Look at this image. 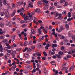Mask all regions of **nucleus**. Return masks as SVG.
<instances>
[{"label":"nucleus","mask_w":75,"mask_h":75,"mask_svg":"<svg viewBox=\"0 0 75 75\" xmlns=\"http://www.w3.org/2000/svg\"><path fill=\"white\" fill-rule=\"evenodd\" d=\"M28 21H26V20L24 19V20H22L20 21V23L23 24V23H25L26 24V23H28Z\"/></svg>","instance_id":"f257e3e1"},{"label":"nucleus","mask_w":75,"mask_h":75,"mask_svg":"<svg viewBox=\"0 0 75 75\" xmlns=\"http://www.w3.org/2000/svg\"><path fill=\"white\" fill-rule=\"evenodd\" d=\"M8 42V40L6 39H4L2 41V42L3 43H4L6 45Z\"/></svg>","instance_id":"f03ea898"},{"label":"nucleus","mask_w":75,"mask_h":75,"mask_svg":"<svg viewBox=\"0 0 75 75\" xmlns=\"http://www.w3.org/2000/svg\"><path fill=\"white\" fill-rule=\"evenodd\" d=\"M5 16L6 17H9L10 13L9 12H5Z\"/></svg>","instance_id":"7ed1b4c3"},{"label":"nucleus","mask_w":75,"mask_h":75,"mask_svg":"<svg viewBox=\"0 0 75 75\" xmlns=\"http://www.w3.org/2000/svg\"><path fill=\"white\" fill-rule=\"evenodd\" d=\"M74 69V67L73 66H71L69 70V71H70V72H71V71H73Z\"/></svg>","instance_id":"20e7f679"},{"label":"nucleus","mask_w":75,"mask_h":75,"mask_svg":"<svg viewBox=\"0 0 75 75\" xmlns=\"http://www.w3.org/2000/svg\"><path fill=\"white\" fill-rule=\"evenodd\" d=\"M24 20H25L28 21V20H29V17H28V16H25L24 18Z\"/></svg>","instance_id":"39448f33"},{"label":"nucleus","mask_w":75,"mask_h":75,"mask_svg":"<svg viewBox=\"0 0 75 75\" xmlns=\"http://www.w3.org/2000/svg\"><path fill=\"white\" fill-rule=\"evenodd\" d=\"M48 5L46 4L45 5V6L44 7V9L45 10H47L48 8Z\"/></svg>","instance_id":"423d86ee"},{"label":"nucleus","mask_w":75,"mask_h":75,"mask_svg":"<svg viewBox=\"0 0 75 75\" xmlns=\"http://www.w3.org/2000/svg\"><path fill=\"white\" fill-rule=\"evenodd\" d=\"M6 46L7 47L8 49H10L11 48V46H10V45L8 43L6 45Z\"/></svg>","instance_id":"0eeeda50"},{"label":"nucleus","mask_w":75,"mask_h":75,"mask_svg":"<svg viewBox=\"0 0 75 75\" xmlns=\"http://www.w3.org/2000/svg\"><path fill=\"white\" fill-rule=\"evenodd\" d=\"M28 7H30V8H33V6L31 4V3H29L28 5Z\"/></svg>","instance_id":"6e6552de"},{"label":"nucleus","mask_w":75,"mask_h":75,"mask_svg":"<svg viewBox=\"0 0 75 75\" xmlns=\"http://www.w3.org/2000/svg\"><path fill=\"white\" fill-rule=\"evenodd\" d=\"M50 46H51V45H49L48 44H47L46 46L45 47V49H46V50L48 49V47H49Z\"/></svg>","instance_id":"1a4fd4ad"},{"label":"nucleus","mask_w":75,"mask_h":75,"mask_svg":"<svg viewBox=\"0 0 75 75\" xmlns=\"http://www.w3.org/2000/svg\"><path fill=\"white\" fill-rule=\"evenodd\" d=\"M35 12H37L38 13H40V11H41V10H40V9L38 8H37L35 10Z\"/></svg>","instance_id":"9d476101"},{"label":"nucleus","mask_w":75,"mask_h":75,"mask_svg":"<svg viewBox=\"0 0 75 75\" xmlns=\"http://www.w3.org/2000/svg\"><path fill=\"white\" fill-rule=\"evenodd\" d=\"M16 37V36H13L11 37V41L13 42V41H14V40L15 39V38Z\"/></svg>","instance_id":"9b49d317"},{"label":"nucleus","mask_w":75,"mask_h":75,"mask_svg":"<svg viewBox=\"0 0 75 75\" xmlns=\"http://www.w3.org/2000/svg\"><path fill=\"white\" fill-rule=\"evenodd\" d=\"M31 34H35L36 32H35V30H34V29H32L31 30Z\"/></svg>","instance_id":"f8f14e48"},{"label":"nucleus","mask_w":75,"mask_h":75,"mask_svg":"<svg viewBox=\"0 0 75 75\" xmlns=\"http://www.w3.org/2000/svg\"><path fill=\"white\" fill-rule=\"evenodd\" d=\"M38 32L39 33V34H41L42 30H41V29L39 28L38 29Z\"/></svg>","instance_id":"ddd939ff"},{"label":"nucleus","mask_w":75,"mask_h":75,"mask_svg":"<svg viewBox=\"0 0 75 75\" xmlns=\"http://www.w3.org/2000/svg\"><path fill=\"white\" fill-rule=\"evenodd\" d=\"M16 11L14 10L13 12V13L11 14V16L12 17H13V16H14L15 13H16Z\"/></svg>","instance_id":"4468645a"},{"label":"nucleus","mask_w":75,"mask_h":75,"mask_svg":"<svg viewBox=\"0 0 75 75\" xmlns=\"http://www.w3.org/2000/svg\"><path fill=\"white\" fill-rule=\"evenodd\" d=\"M28 70H31L32 69V67L31 66H29L28 67Z\"/></svg>","instance_id":"2eb2a0df"},{"label":"nucleus","mask_w":75,"mask_h":75,"mask_svg":"<svg viewBox=\"0 0 75 75\" xmlns=\"http://www.w3.org/2000/svg\"><path fill=\"white\" fill-rule=\"evenodd\" d=\"M68 69V68L67 67H63L62 69H61V71H64V70H67Z\"/></svg>","instance_id":"dca6fc26"},{"label":"nucleus","mask_w":75,"mask_h":75,"mask_svg":"<svg viewBox=\"0 0 75 75\" xmlns=\"http://www.w3.org/2000/svg\"><path fill=\"white\" fill-rule=\"evenodd\" d=\"M57 45L56 44H53L52 45V48H54V47H57Z\"/></svg>","instance_id":"f3484780"},{"label":"nucleus","mask_w":75,"mask_h":75,"mask_svg":"<svg viewBox=\"0 0 75 75\" xmlns=\"http://www.w3.org/2000/svg\"><path fill=\"white\" fill-rule=\"evenodd\" d=\"M38 4L39 6H40L42 4V3H41V1H39L38 2Z\"/></svg>","instance_id":"a211bd4d"},{"label":"nucleus","mask_w":75,"mask_h":75,"mask_svg":"<svg viewBox=\"0 0 75 75\" xmlns=\"http://www.w3.org/2000/svg\"><path fill=\"white\" fill-rule=\"evenodd\" d=\"M3 3L4 4V5H6V4H7V2H6V0H3Z\"/></svg>","instance_id":"6ab92c4d"},{"label":"nucleus","mask_w":75,"mask_h":75,"mask_svg":"<svg viewBox=\"0 0 75 75\" xmlns=\"http://www.w3.org/2000/svg\"><path fill=\"white\" fill-rule=\"evenodd\" d=\"M6 23L8 25H11V23H10V21L8 22V21H7L6 22Z\"/></svg>","instance_id":"aec40b11"},{"label":"nucleus","mask_w":75,"mask_h":75,"mask_svg":"<svg viewBox=\"0 0 75 75\" xmlns=\"http://www.w3.org/2000/svg\"><path fill=\"white\" fill-rule=\"evenodd\" d=\"M20 11L21 12H24V8H21L20 9Z\"/></svg>","instance_id":"412c9836"},{"label":"nucleus","mask_w":75,"mask_h":75,"mask_svg":"<svg viewBox=\"0 0 75 75\" xmlns=\"http://www.w3.org/2000/svg\"><path fill=\"white\" fill-rule=\"evenodd\" d=\"M57 19L58 20H59V19H61V20H62L63 19V17H62L61 16H59V17L57 18Z\"/></svg>","instance_id":"4be33fe9"},{"label":"nucleus","mask_w":75,"mask_h":75,"mask_svg":"<svg viewBox=\"0 0 75 75\" xmlns=\"http://www.w3.org/2000/svg\"><path fill=\"white\" fill-rule=\"evenodd\" d=\"M31 19H33V18H30L29 19L28 21V23H30L31 21Z\"/></svg>","instance_id":"5701e85b"},{"label":"nucleus","mask_w":75,"mask_h":75,"mask_svg":"<svg viewBox=\"0 0 75 75\" xmlns=\"http://www.w3.org/2000/svg\"><path fill=\"white\" fill-rule=\"evenodd\" d=\"M25 58H28V54H25Z\"/></svg>","instance_id":"b1692460"},{"label":"nucleus","mask_w":75,"mask_h":75,"mask_svg":"<svg viewBox=\"0 0 75 75\" xmlns=\"http://www.w3.org/2000/svg\"><path fill=\"white\" fill-rule=\"evenodd\" d=\"M36 69H34L32 71V74H33V73H34V72H36Z\"/></svg>","instance_id":"393cba45"},{"label":"nucleus","mask_w":75,"mask_h":75,"mask_svg":"<svg viewBox=\"0 0 75 75\" xmlns=\"http://www.w3.org/2000/svg\"><path fill=\"white\" fill-rule=\"evenodd\" d=\"M58 54L60 55H62L63 54V52H60L58 53Z\"/></svg>","instance_id":"a878e982"},{"label":"nucleus","mask_w":75,"mask_h":75,"mask_svg":"<svg viewBox=\"0 0 75 75\" xmlns=\"http://www.w3.org/2000/svg\"><path fill=\"white\" fill-rule=\"evenodd\" d=\"M66 13H67L66 12V11H63V13H62V14H63V15L65 16L66 14Z\"/></svg>","instance_id":"bb28decb"},{"label":"nucleus","mask_w":75,"mask_h":75,"mask_svg":"<svg viewBox=\"0 0 75 75\" xmlns=\"http://www.w3.org/2000/svg\"><path fill=\"white\" fill-rule=\"evenodd\" d=\"M36 54L38 56H41V53L39 52H38Z\"/></svg>","instance_id":"cd10ccee"},{"label":"nucleus","mask_w":75,"mask_h":75,"mask_svg":"<svg viewBox=\"0 0 75 75\" xmlns=\"http://www.w3.org/2000/svg\"><path fill=\"white\" fill-rule=\"evenodd\" d=\"M17 6H21L20 2H19L17 3Z\"/></svg>","instance_id":"c85d7f7f"},{"label":"nucleus","mask_w":75,"mask_h":75,"mask_svg":"<svg viewBox=\"0 0 75 75\" xmlns=\"http://www.w3.org/2000/svg\"><path fill=\"white\" fill-rule=\"evenodd\" d=\"M66 27V28H69V25L68 24H67L65 25Z\"/></svg>","instance_id":"c756f323"},{"label":"nucleus","mask_w":75,"mask_h":75,"mask_svg":"<svg viewBox=\"0 0 75 75\" xmlns=\"http://www.w3.org/2000/svg\"><path fill=\"white\" fill-rule=\"evenodd\" d=\"M63 35H61L60 34H59L58 35V36L59 37V38L61 39V38H62V36Z\"/></svg>","instance_id":"7c9ffc66"},{"label":"nucleus","mask_w":75,"mask_h":75,"mask_svg":"<svg viewBox=\"0 0 75 75\" xmlns=\"http://www.w3.org/2000/svg\"><path fill=\"white\" fill-rule=\"evenodd\" d=\"M3 4H2V1L1 0H0V6H2Z\"/></svg>","instance_id":"2f4dec72"},{"label":"nucleus","mask_w":75,"mask_h":75,"mask_svg":"<svg viewBox=\"0 0 75 75\" xmlns=\"http://www.w3.org/2000/svg\"><path fill=\"white\" fill-rule=\"evenodd\" d=\"M54 9H55V7H50L51 10H54Z\"/></svg>","instance_id":"473e14b6"},{"label":"nucleus","mask_w":75,"mask_h":75,"mask_svg":"<svg viewBox=\"0 0 75 75\" xmlns=\"http://www.w3.org/2000/svg\"><path fill=\"white\" fill-rule=\"evenodd\" d=\"M26 26H27V25H26V24H23L21 25L22 27H23V28H24V27H26Z\"/></svg>","instance_id":"72a5a7b5"},{"label":"nucleus","mask_w":75,"mask_h":75,"mask_svg":"<svg viewBox=\"0 0 75 75\" xmlns=\"http://www.w3.org/2000/svg\"><path fill=\"white\" fill-rule=\"evenodd\" d=\"M73 16L74 17V18L75 19V13H74L72 14Z\"/></svg>","instance_id":"f704fd0d"},{"label":"nucleus","mask_w":75,"mask_h":75,"mask_svg":"<svg viewBox=\"0 0 75 75\" xmlns=\"http://www.w3.org/2000/svg\"><path fill=\"white\" fill-rule=\"evenodd\" d=\"M68 5V2H65V4L64 5V6H67Z\"/></svg>","instance_id":"c9c22d12"},{"label":"nucleus","mask_w":75,"mask_h":75,"mask_svg":"<svg viewBox=\"0 0 75 75\" xmlns=\"http://www.w3.org/2000/svg\"><path fill=\"white\" fill-rule=\"evenodd\" d=\"M72 33H69V37H72Z\"/></svg>","instance_id":"e433bc0d"},{"label":"nucleus","mask_w":75,"mask_h":75,"mask_svg":"<svg viewBox=\"0 0 75 75\" xmlns=\"http://www.w3.org/2000/svg\"><path fill=\"white\" fill-rule=\"evenodd\" d=\"M5 14V13L4 12H2L1 13V16H3Z\"/></svg>","instance_id":"4c0bfd02"},{"label":"nucleus","mask_w":75,"mask_h":75,"mask_svg":"<svg viewBox=\"0 0 75 75\" xmlns=\"http://www.w3.org/2000/svg\"><path fill=\"white\" fill-rule=\"evenodd\" d=\"M47 59V58L46 57H42V60H46V59Z\"/></svg>","instance_id":"58836bf2"},{"label":"nucleus","mask_w":75,"mask_h":75,"mask_svg":"<svg viewBox=\"0 0 75 75\" xmlns=\"http://www.w3.org/2000/svg\"><path fill=\"white\" fill-rule=\"evenodd\" d=\"M4 25V23H1L0 24V25L1 27H3V26Z\"/></svg>","instance_id":"ea45409f"},{"label":"nucleus","mask_w":75,"mask_h":75,"mask_svg":"<svg viewBox=\"0 0 75 75\" xmlns=\"http://www.w3.org/2000/svg\"><path fill=\"white\" fill-rule=\"evenodd\" d=\"M32 51V50H31L30 49H29L27 51L28 52H31V51Z\"/></svg>","instance_id":"a19ab883"},{"label":"nucleus","mask_w":75,"mask_h":75,"mask_svg":"<svg viewBox=\"0 0 75 75\" xmlns=\"http://www.w3.org/2000/svg\"><path fill=\"white\" fill-rule=\"evenodd\" d=\"M10 52L11 54H13V52H14V51L12 50H11Z\"/></svg>","instance_id":"79ce46f5"},{"label":"nucleus","mask_w":75,"mask_h":75,"mask_svg":"<svg viewBox=\"0 0 75 75\" xmlns=\"http://www.w3.org/2000/svg\"><path fill=\"white\" fill-rule=\"evenodd\" d=\"M16 67H17V66H16V65H15L14 66H12L11 67V68H13L14 69H15V68H16Z\"/></svg>","instance_id":"37998d69"},{"label":"nucleus","mask_w":75,"mask_h":75,"mask_svg":"<svg viewBox=\"0 0 75 75\" xmlns=\"http://www.w3.org/2000/svg\"><path fill=\"white\" fill-rule=\"evenodd\" d=\"M65 2V0H62V1H60V3H63Z\"/></svg>","instance_id":"c03bdc74"},{"label":"nucleus","mask_w":75,"mask_h":75,"mask_svg":"<svg viewBox=\"0 0 75 75\" xmlns=\"http://www.w3.org/2000/svg\"><path fill=\"white\" fill-rule=\"evenodd\" d=\"M3 33H5V32L4 31H2V32H0V34L2 35Z\"/></svg>","instance_id":"a18cd8bd"},{"label":"nucleus","mask_w":75,"mask_h":75,"mask_svg":"<svg viewBox=\"0 0 75 75\" xmlns=\"http://www.w3.org/2000/svg\"><path fill=\"white\" fill-rule=\"evenodd\" d=\"M72 40L74 41H75V37L74 36H73V37L72 38Z\"/></svg>","instance_id":"49530a36"},{"label":"nucleus","mask_w":75,"mask_h":75,"mask_svg":"<svg viewBox=\"0 0 75 75\" xmlns=\"http://www.w3.org/2000/svg\"><path fill=\"white\" fill-rule=\"evenodd\" d=\"M37 67H39V68H40L41 67V66L40 64H37Z\"/></svg>","instance_id":"de8ad7c7"},{"label":"nucleus","mask_w":75,"mask_h":75,"mask_svg":"<svg viewBox=\"0 0 75 75\" xmlns=\"http://www.w3.org/2000/svg\"><path fill=\"white\" fill-rule=\"evenodd\" d=\"M4 13H7V9H4Z\"/></svg>","instance_id":"09e8293b"},{"label":"nucleus","mask_w":75,"mask_h":75,"mask_svg":"<svg viewBox=\"0 0 75 75\" xmlns=\"http://www.w3.org/2000/svg\"><path fill=\"white\" fill-rule=\"evenodd\" d=\"M59 72L58 71V70H57L55 71V74H56V75H58V74Z\"/></svg>","instance_id":"8fccbe9b"},{"label":"nucleus","mask_w":75,"mask_h":75,"mask_svg":"<svg viewBox=\"0 0 75 75\" xmlns=\"http://www.w3.org/2000/svg\"><path fill=\"white\" fill-rule=\"evenodd\" d=\"M51 63L52 65H55V62L54 61H52Z\"/></svg>","instance_id":"3c124183"},{"label":"nucleus","mask_w":75,"mask_h":75,"mask_svg":"<svg viewBox=\"0 0 75 75\" xmlns=\"http://www.w3.org/2000/svg\"><path fill=\"white\" fill-rule=\"evenodd\" d=\"M29 44H30V45H33V42H32L31 41H29Z\"/></svg>","instance_id":"603ef678"},{"label":"nucleus","mask_w":75,"mask_h":75,"mask_svg":"<svg viewBox=\"0 0 75 75\" xmlns=\"http://www.w3.org/2000/svg\"><path fill=\"white\" fill-rule=\"evenodd\" d=\"M55 17H58V14L57 13H55L54 15Z\"/></svg>","instance_id":"864d4df0"},{"label":"nucleus","mask_w":75,"mask_h":75,"mask_svg":"<svg viewBox=\"0 0 75 75\" xmlns=\"http://www.w3.org/2000/svg\"><path fill=\"white\" fill-rule=\"evenodd\" d=\"M57 58H61V56L59 55H58V56H57Z\"/></svg>","instance_id":"5fc2aeb1"},{"label":"nucleus","mask_w":75,"mask_h":75,"mask_svg":"<svg viewBox=\"0 0 75 75\" xmlns=\"http://www.w3.org/2000/svg\"><path fill=\"white\" fill-rule=\"evenodd\" d=\"M26 14L25 13H24L23 14V16H22V17L23 18L25 17V16Z\"/></svg>","instance_id":"6e6d98bb"},{"label":"nucleus","mask_w":75,"mask_h":75,"mask_svg":"<svg viewBox=\"0 0 75 75\" xmlns=\"http://www.w3.org/2000/svg\"><path fill=\"white\" fill-rule=\"evenodd\" d=\"M19 3H20V5L21 6V5H23V2H19Z\"/></svg>","instance_id":"4d7b16f0"},{"label":"nucleus","mask_w":75,"mask_h":75,"mask_svg":"<svg viewBox=\"0 0 75 75\" xmlns=\"http://www.w3.org/2000/svg\"><path fill=\"white\" fill-rule=\"evenodd\" d=\"M62 30H64V28H63V26H61L60 27V28Z\"/></svg>","instance_id":"13d9d810"},{"label":"nucleus","mask_w":75,"mask_h":75,"mask_svg":"<svg viewBox=\"0 0 75 75\" xmlns=\"http://www.w3.org/2000/svg\"><path fill=\"white\" fill-rule=\"evenodd\" d=\"M64 49H65V47H61V50H64Z\"/></svg>","instance_id":"bf43d9fd"},{"label":"nucleus","mask_w":75,"mask_h":75,"mask_svg":"<svg viewBox=\"0 0 75 75\" xmlns=\"http://www.w3.org/2000/svg\"><path fill=\"white\" fill-rule=\"evenodd\" d=\"M24 46H25H25H26V45H27V42H25L24 43Z\"/></svg>","instance_id":"052dcab7"},{"label":"nucleus","mask_w":75,"mask_h":75,"mask_svg":"<svg viewBox=\"0 0 75 75\" xmlns=\"http://www.w3.org/2000/svg\"><path fill=\"white\" fill-rule=\"evenodd\" d=\"M65 38V37L63 36V35H62V38H60V39H62V40H63V39H64Z\"/></svg>","instance_id":"680f3d73"},{"label":"nucleus","mask_w":75,"mask_h":75,"mask_svg":"<svg viewBox=\"0 0 75 75\" xmlns=\"http://www.w3.org/2000/svg\"><path fill=\"white\" fill-rule=\"evenodd\" d=\"M67 58H71V56L69 55H68L67 56Z\"/></svg>","instance_id":"e2e57ef3"},{"label":"nucleus","mask_w":75,"mask_h":75,"mask_svg":"<svg viewBox=\"0 0 75 75\" xmlns=\"http://www.w3.org/2000/svg\"><path fill=\"white\" fill-rule=\"evenodd\" d=\"M13 47H17V45L14 43L13 44Z\"/></svg>","instance_id":"0e129e2a"},{"label":"nucleus","mask_w":75,"mask_h":75,"mask_svg":"<svg viewBox=\"0 0 75 75\" xmlns=\"http://www.w3.org/2000/svg\"><path fill=\"white\" fill-rule=\"evenodd\" d=\"M56 49L55 48H53L52 49V50L53 51H54H54H56Z\"/></svg>","instance_id":"69168bd1"},{"label":"nucleus","mask_w":75,"mask_h":75,"mask_svg":"<svg viewBox=\"0 0 75 75\" xmlns=\"http://www.w3.org/2000/svg\"><path fill=\"white\" fill-rule=\"evenodd\" d=\"M55 53V52L54 51H53V52H52L51 53V55H54V54Z\"/></svg>","instance_id":"338daca9"},{"label":"nucleus","mask_w":75,"mask_h":75,"mask_svg":"<svg viewBox=\"0 0 75 75\" xmlns=\"http://www.w3.org/2000/svg\"><path fill=\"white\" fill-rule=\"evenodd\" d=\"M4 50L6 51H7V50H8V48L7 47H6L4 48Z\"/></svg>","instance_id":"774afa93"}]
</instances>
